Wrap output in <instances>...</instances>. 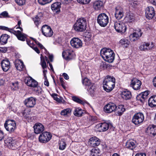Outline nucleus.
Masks as SVG:
<instances>
[{
    "instance_id": "36",
    "label": "nucleus",
    "mask_w": 156,
    "mask_h": 156,
    "mask_svg": "<svg viewBox=\"0 0 156 156\" xmlns=\"http://www.w3.org/2000/svg\"><path fill=\"white\" fill-rule=\"evenodd\" d=\"M5 143L7 144L10 148L14 149L16 147V145L15 143V141L14 140L12 141V140L9 139L7 141H5Z\"/></svg>"
},
{
    "instance_id": "28",
    "label": "nucleus",
    "mask_w": 156,
    "mask_h": 156,
    "mask_svg": "<svg viewBox=\"0 0 156 156\" xmlns=\"http://www.w3.org/2000/svg\"><path fill=\"white\" fill-rule=\"evenodd\" d=\"M103 6L104 3L103 2L100 0L96 1L93 3V7L96 10H100L103 8Z\"/></svg>"
},
{
    "instance_id": "62",
    "label": "nucleus",
    "mask_w": 156,
    "mask_h": 156,
    "mask_svg": "<svg viewBox=\"0 0 156 156\" xmlns=\"http://www.w3.org/2000/svg\"><path fill=\"white\" fill-rule=\"evenodd\" d=\"M62 76L64 77V78L66 80H68L69 79V77L67 74L65 73H63Z\"/></svg>"
},
{
    "instance_id": "42",
    "label": "nucleus",
    "mask_w": 156,
    "mask_h": 156,
    "mask_svg": "<svg viewBox=\"0 0 156 156\" xmlns=\"http://www.w3.org/2000/svg\"><path fill=\"white\" fill-rule=\"evenodd\" d=\"M90 156H99V150L98 149H92L90 151Z\"/></svg>"
},
{
    "instance_id": "14",
    "label": "nucleus",
    "mask_w": 156,
    "mask_h": 156,
    "mask_svg": "<svg viewBox=\"0 0 156 156\" xmlns=\"http://www.w3.org/2000/svg\"><path fill=\"white\" fill-rule=\"evenodd\" d=\"M24 104L28 108H32L36 104V99L33 97L25 99L23 102Z\"/></svg>"
},
{
    "instance_id": "15",
    "label": "nucleus",
    "mask_w": 156,
    "mask_h": 156,
    "mask_svg": "<svg viewBox=\"0 0 156 156\" xmlns=\"http://www.w3.org/2000/svg\"><path fill=\"white\" fill-rule=\"evenodd\" d=\"M116 105L114 103H110L106 105L104 107L105 112L108 113L115 112Z\"/></svg>"
},
{
    "instance_id": "20",
    "label": "nucleus",
    "mask_w": 156,
    "mask_h": 156,
    "mask_svg": "<svg viewBox=\"0 0 156 156\" xmlns=\"http://www.w3.org/2000/svg\"><path fill=\"white\" fill-rule=\"evenodd\" d=\"M142 34V33L141 30L139 29L138 30H136L132 34H131L130 35L129 37L132 41H135L137 38L140 37L141 36Z\"/></svg>"
},
{
    "instance_id": "58",
    "label": "nucleus",
    "mask_w": 156,
    "mask_h": 156,
    "mask_svg": "<svg viewBox=\"0 0 156 156\" xmlns=\"http://www.w3.org/2000/svg\"><path fill=\"white\" fill-rule=\"evenodd\" d=\"M7 51L6 48L0 47V51L1 52L5 53Z\"/></svg>"
},
{
    "instance_id": "40",
    "label": "nucleus",
    "mask_w": 156,
    "mask_h": 156,
    "mask_svg": "<svg viewBox=\"0 0 156 156\" xmlns=\"http://www.w3.org/2000/svg\"><path fill=\"white\" fill-rule=\"evenodd\" d=\"M87 89L90 94H93L95 90V87L93 84H91L88 86Z\"/></svg>"
},
{
    "instance_id": "63",
    "label": "nucleus",
    "mask_w": 156,
    "mask_h": 156,
    "mask_svg": "<svg viewBox=\"0 0 156 156\" xmlns=\"http://www.w3.org/2000/svg\"><path fill=\"white\" fill-rule=\"evenodd\" d=\"M153 85L156 87V76L153 79Z\"/></svg>"
},
{
    "instance_id": "33",
    "label": "nucleus",
    "mask_w": 156,
    "mask_h": 156,
    "mask_svg": "<svg viewBox=\"0 0 156 156\" xmlns=\"http://www.w3.org/2000/svg\"><path fill=\"white\" fill-rule=\"evenodd\" d=\"M10 37L7 34H3L2 35L0 38V42L2 44H5L7 42L8 39Z\"/></svg>"
},
{
    "instance_id": "17",
    "label": "nucleus",
    "mask_w": 156,
    "mask_h": 156,
    "mask_svg": "<svg viewBox=\"0 0 156 156\" xmlns=\"http://www.w3.org/2000/svg\"><path fill=\"white\" fill-rule=\"evenodd\" d=\"M142 83L139 80L136 79H133L131 81L130 86L135 90H137L140 89Z\"/></svg>"
},
{
    "instance_id": "7",
    "label": "nucleus",
    "mask_w": 156,
    "mask_h": 156,
    "mask_svg": "<svg viewBox=\"0 0 156 156\" xmlns=\"http://www.w3.org/2000/svg\"><path fill=\"white\" fill-rule=\"evenodd\" d=\"M144 120L143 114L141 112H138L134 115L132 117V122L136 125L141 124Z\"/></svg>"
},
{
    "instance_id": "35",
    "label": "nucleus",
    "mask_w": 156,
    "mask_h": 156,
    "mask_svg": "<svg viewBox=\"0 0 156 156\" xmlns=\"http://www.w3.org/2000/svg\"><path fill=\"white\" fill-rule=\"evenodd\" d=\"M125 109L123 105H119L118 107L116 106V108L115 112L117 113L119 115H121L125 111Z\"/></svg>"
},
{
    "instance_id": "52",
    "label": "nucleus",
    "mask_w": 156,
    "mask_h": 156,
    "mask_svg": "<svg viewBox=\"0 0 156 156\" xmlns=\"http://www.w3.org/2000/svg\"><path fill=\"white\" fill-rule=\"evenodd\" d=\"M16 2L19 5H23L25 2V0H15Z\"/></svg>"
},
{
    "instance_id": "49",
    "label": "nucleus",
    "mask_w": 156,
    "mask_h": 156,
    "mask_svg": "<svg viewBox=\"0 0 156 156\" xmlns=\"http://www.w3.org/2000/svg\"><path fill=\"white\" fill-rule=\"evenodd\" d=\"M21 25V22L20 20L18 22L17 25L16 26L14 27V29H19L21 32L23 31V30L22 27H20V26Z\"/></svg>"
},
{
    "instance_id": "37",
    "label": "nucleus",
    "mask_w": 156,
    "mask_h": 156,
    "mask_svg": "<svg viewBox=\"0 0 156 156\" xmlns=\"http://www.w3.org/2000/svg\"><path fill=\"white\" fill-rule=\"evenodd\" d=\"M72 99L74 101L79 104H81L83 105H84L85 104H86L89 105V104L86 101L83 100H82L79 98L78 97L76 96L72 97Z\"/></svg>"
},
{
    "instance_id": "60",
    "label": "nucleus",
    "mask_w": 156,
    "mask_h": 156,
    "mask_svg": "<svg viewBox=\"0 0 156 156\" xmlns=\"http://www.w3.org/2000/svg\"><path fill=\"white\" fill-rule=\"evenodd\" d=\"M4 133L3 132L0 130V141L2 140L4 138Z\"/></svg>"
},
{
    "instance_id": "54",
    "label": "nucleus",
    "mask_w": 156,
    "mask_h": 156,
    "mask_svg": "<svg viewBox=\"0 0 156 156\" xmlns=\"http://www.w3.org/2000/svg\"><path fill=\"white\" fill-rule=\"evenodd\" d=\"M26 41L28 45L30 47L33 48L34 45L32 41L31 42L29 39H26Z\"/></svg>"
},
{
    "instance_id": "32",
    "label": "nucleus",
    "mask_w": 156,
    "mask_h": 156,
    "mask_svg": "<svg viewBox=\"0 0 156 156\" xmlns=\"http://www.w3.org/2000/svg\"><path fill=\"white\" fill-rule=\"evenodd\" d=\"M149 91L148 90L145 91L143 92H142L138 96V97L139 98L141 97L142 98L140 99V100L142 102H144L145 99H146L147 98V97L149 94Z\"/></svg>"
},
{
    "instance_id": "38",
    "label": "nucleus",
    "mask_w": 156,
    "mask_h": 156,
    "mask_svg": "<svg viewBox=\"0 0 156 156\" xmlns=\"http://www.w3.org/2000/svg\"><path fill=\"white\" fill-rule=\"evenodd\" d=\"M119 43L125 47H127L130 44V41L126 38L121 39L119 41Z\"/></svg>"
},
{
    "instance_id": "16",
    "label": "nucleus",
    "mask_w": 156,
    "mask_h": 156,
    "mask_svg": "<svg viewBox=\"0 0 156 156\" xmlns=\"http://www.w3.org/2000/svg\"><path fill=\"white\" fill-rule=\"evenodd\" d=\"M145 16L148 19H152L155 14L154 10V8L151 6L147 7L145 10Z\"/></svg>"
},
{
    "instance_id": "24",
    "label": "nucleus",
    "mask_w": 156,
    "mask_h": 156,
    "mask_svg": "<svg viewBox=\"0 0 156 156\" xmlns=\"http://www.w3.org/2000/svg\"><path fill=\"white\" fill-rule=\"evenodd\" d=\"M146 132L150 136H154L156 134V126L150 125L146 129Z\"/></svg>"
},
{
    "instance_id": "29",
    "label": "nucleus",
    "mask_w": 156,
    "mask_h": 156,
    "mask_svg": "<svg viewBox=\"0 0 156 156\" xmlns=\"http://www.w3.org/2000/svg\"><path fill=\"white\" fill-rule=\"evenodd\" d=\"M148 104L151 107L156 106V95L152 96L148 100Z\"/></svg>"
},
{
    "instance_id": "9",
    "label": "nucleus",
    "mask_w": 156,
    "mask_h": 156,
    "mask_svg": "<svg viewBox=\"0 0 156 156\" xmlns=\"http://www.w3.org/2000/svg\"><path fill=\"white\" fill-rule=\"evenodd\" d=\"M51 137V134L50 133L44 132L39 136V140L41 143H45L50 140Z\"/></svg>"
},
{
    "instance_id": "50",
    "label": "nucleus",
    "mask_w": 156,
    "mask_h": 156,
    "mask_svg": "<svg viewBox=\"0 0 156 156\" xmlns=\"http://www.w3.org/2000/svg\"><path fill=\"white\" fill-rule=\"evenodd\" d=\"M77 2L81 4H84L90 3L91 0H76Z\"/></svg>"
},
{
    "instance_id": "13",
    "label": "nucleus",
    "mask_w": 156,
    "mask_h": 156,
    "mask_svg": "<svg viewBox=\"0 0 156 156\" xmlns=\"http://www.w3.org/2000/svg\"><path fill=\"white\" fill-rule=\"evenodd\" d=\"M109 127V124L106 122L101 123L96 126L97 131L103 132L107 130Z\"/></svg>"
},
{
    "instance_id": "5",
    "label": "nucleus",
    "mask_w": 156,
    "mask_h": 156,
    "mask_svg": "<svg viewBox=\"0 0 156 156\" xmlns=\"http://www.w3.org/2000/svg\"><path fill=\"white\" fill-rule=\"evenodd\" d=\"M97 20L100 25L102 27H105L108 22V17L105 14L102 13L98 16Z\"/></svg>"
},
{
    "instance_id": "12",
    "label": "nucleus",
    "mask_w": 156,
    "mask_h": 156,
    "mask_svg": "<svg viewBox=\"0 0 156 156\" xmlns=\"http://www.w3.org/2000/svg\"><path fill=\"white\" fill-rule=\"evenodd\" d=\"M24 82L27 86L31 87H35L38 85L37 82L31 77L26 78Z\"/></svg>"
},
{
    "instance_id": "34",
    "label": "nucleus",
    "mask_w": 156,
    "mask_h": 156,
    "mask_svg": "<svg viewBox=\"0 0 156 156\" xmlns=\"http://www.w3.org/2000/svg\"><path fill=\"white\" fill-rule=\"evenodd\" d=\"M42 14L41 13H39L34 18H33L36 26L37 27L38 25L40 23L41 17L42 16Z\"/></svg>"
},
{
    "instance_id": "45",
    "label": "nucleus",
    "mask_w": 156,
    "mask_h": 156,
    "mask_svg": "<svg viewBox=\"0 0 156 156\" xmlns=\"http://www.w3.org/2000/svg\"><path fill=\"white\" fill-rule=\"evenodd\" d=\"M71 110L69 108H67L62 110L61 112V114L63 115H66L69 113Z\"/></svg>"
},
{
    "instance_id": "31",
    "label": "nucleus",
    "mask_w": 156,
    "mask_h": 156,
    "mask_svg": "<svg viewBox=\"0 0 156 156\" xmlns=\"http://www.w3.org/2000/svg\"><path fill=\"white\" fill-rule=\"evenodd\" d=\"M121 95L122 98L126 100L130 99L131 97V92L126 90L123 91Z\"/></svg>"
},
{
    "instance_id": "22",
    "label": "nucleus",
    "mask_w": 156,
    "mask_h": 156,
    "mask_svg": "<svg viewBox=\"0 0 156 156\" xmlns=\"http://www.w3.org/2000/svg\"><path fill=\"white\" fill-rule=\"evenodd\" d=\"M1 64L4 71H7L10 68V62L8 59H4L1 62Z\"/></svg>"
},
{
    "instance_id": "51",
    "label": "nucleus",
    "mask_w": 156,
    "mask_h": 156,
    "mask_svg": "<svg viewBox=\"0 0 156 156\" xmlns=\"http://www.w3.org/2000/svg\"><path fill=\"white\" fill-rule=\"evenodd\" d=\"M8 16V13L6 11H4L0 14V18L7 17Z\"/></svg>"
},
{
    "instance_id": "18",
    "label": "nucleus",
    "mask_w": 156,
    "mask_h": 156,
    "mask_svg": "<svg viewBox=\"0 0 156 156\" xmlns=\"http://www.w3.org/2000/svg\"><path fill=\"white\" fill-rule=\"evenodd\" d=\"M115 16L118 20L121 19L123 16V9L120 6H117L115 8Z\"/></svg>"
},
{
    "instance_id": "41",
    "label": "nucleus",
    "mask_w": 156,
    "mask_h": 156,
    "mask_svg": "<svg viewBox=\"0 0 156 156\" xmlns=\"http://www.w3.org/2000/svg\"><path fill=\"white\" fill-rule=\"evenodd\" d=\"M59 149L60 150H64L66 147V144L63 139H62L59 142Z\"/></svg>"
},
{
    "instance_id": "57",
    "label": "nucleus",
    "mask_w": 156,
    "mask_h": 156,
    "mask_svg": "<svg viewBox=\"0 0 156 156\" xmlns=\"http://www.w3.org/2000/svg\"><path fill=\"white\" fill-rule=\"evenodd\" d=\"M35 43L41 49L44 48V47L43 46V45L39 43V42L38 41H36Z\"/></svg>"
},
{
    "instance_id": "25",
    "label": "nucleus",
    "mask_w": 156,
    "mask_h": 156,
    "mask_svg": "<svg viewBox=\"0 0 156 156\" xmlns=\"http://www.w3.org/2000/svg\"><path fill=\"white\" fill-rule=\"evenodd\" d=\"M154 47L152 43L150 44L148 43L145 42L142 44L140 46V49L141 51L148 50L152 49Z\"/></svg>"
},
{
    "instance_id": "30",
    "label": "nucleus",
    "mask_w": 156,
    "mask_h": 156,
    "mask_svg": "<svg viewBox=\"0 0 156 156\" xmlns=\"http://www.w3.org/2000/svg\"><path fill=\"white\" fill-rule=\"evenodd\" d=\"M135 141L132 140H129L127 141L126 144V147L131 150H133L136 147Z\"/></svg>"
},
{
    "instance_id": "4",
    "label": "nucleus",
    "mask_w": 156,
    "mask_h": 156,
    "mask_svg": "<svg viewBox=\"0 0 156 156\" xmlns=\"http://www.w3.org/2000/svg\"><path fill=\"white\" fill-rule=\"evenodd\" d=\"M100 55L103 58H114L115 54L113 51L108 48H103L101 49Z\"/></svg>"
},
{
    "instance_id": "53",
    "label": "nucleus",
    "mask_w": 156,
    "mask_h": 156,
    "mask_svg": "<svg viewBox=\"0 0 156 156\" xmlns=\"http://www.w3.org/2000/svg\"><path fill=\"white\" fill-rule=\"evenodd\" d=\"M127 18L128 19V20L130 22H131L134 19V17L133 14H130L129 15Z\"/></svg>"
},
{
    "instance_id": "55",
    "label": "nucleus",
    "mask_w": 156,
    "mask_h": 156,
    "mask_svg": "<svg viewBox=\"0 0 156 156\" xmlns=\"http://www.w3.org/2000/svg\"><path fill=\"white\" fill-rule=\"evenodd\" d=\"M57 94H53L52 95V96L53 98L54 99L57 101H59V99L57 97Z\"/></svg>"
},
{
    "instance_id": "3",
    "label": "nucleus",
    "mask_w": 156,
    "mask_h": 156,
    "mask_svg": "<svg viewBox=\"0 0 156 156\" xmlns=\"http://www.w3.org/2000/svg\"><path fill=\"white\" fill-rule=\"evenodd\" d=\"M15 29H14V27L11 29L6 27H4V30L8 31L11 33L14 34L16 36L18 40L22 41H24L26 38V35L23 33H22L19 30H15Z\"/></svg>"
},
{
    "instance_id": "26",
    "label": "nucleus",
    "mask_w": 156,
    "mask_h": 156,
    "mask_svg": "<svg viewBox=\"0 0 156 156\" xmlns=\"http://www.w3.org/2000/svg\"><path fill=\"white\" fill-rule=\"evenodd\" d=\"M14 65L16 69L20 71L22 70L24 65L23 61L20 59H16L14 62Z\"/></svg>"
},
{
    "instance_id": "48",
    "label": "nucleus",
    "mask_w": 156,
    "mask_h": 156,
    "mask_svg": "<svg viewBox=\"0 0 156 156\" xmlns=\"http://www.w3.org/2000/svg\"><path fill=\"white\" fill-rule=\"evenodd\" d=\"M104 60L105 62L104 63V65H105L106 68H107L109 65L108 63H112L113 62L114 59H104Z\"/></svg>"
},
{
    "instance_id": "61",
    "label": "nucleus",
    "mask_w": 156,
    "mask_h": 156,
    "mask_svg": "<svg viewBox=\"0 0 156 156\" xmlns=\"http://www.w3.org/2000/svg\"><path fill=\"white\" fill-rule=\"evenodd\" d=\"M149 2L153 5H156V0H148Z\"/></svg>"
},
{
    "instance_id": "44",
    "label": "nucleus",
    "mask_w": 156,
    "mask_h": 156,
    "mask_svg": "<svg viewBox=\"0 0 156 156\" xmlns=\"http://www.w3.org/2000/svg\"><path fill=\"white\" fill-rule=\"evenodd\" d=\"M11 89L12 90H16L18 89V82H16L11 83Z\"/></svg>"
},
{
    "instance_id": "21",
    "label": "nucleus",
    "mask_w": 156,
    "mask_h": 156,
    "mask_svg": "<svg viewBox=\"0 0 156 156\" xmlns=\"http://www.w3.org/2000/svg\"><path fill=\"white\" fill-rule=\"evenodd\" d=\"M61 4V3L59 2L54 3L51 5V9L53 12L59 13L60 12Z\"/></svg>"
},
{
    "instance_id": "19",
    "label": "nucleus",
    "mask_w": 156,
    "mask_h": 156,
    "mask_svg": "<svg viewBox=\"0 0 156 156\" xmlns=\"http://www.w3.org/2000/svg\"><path fill=\"white\" fill-rule=\"evenodd\" d=\"M34 132L36 134L42 133L44 130L43 125L40 123H36L34 126Z\"/></svg>"
},
{
    "instance_id": "59",
    "label": "nucleus",
    "mask_w": 156,
    "mask_h": 156,
    "mask_svg": "<svg viewBox=\"0 0 156 156\" xmlns=\"http://www.w3.org/2000/svg\"><path fill=\"white\" fill-rule=\"evenodd\" d=\"M37 53L39 54L40 53V51L38 48L36 47H34V45L33 46V48H32Z\"/></svg>"
},
{
    "instance_id": "43",
    "label": "nucleus",
    "mask_w": 156,
    "mask_h": 156,
    "mask_svg": "<svg viewBox=\"0 0 156 156\" xmlns=\"http://www.w3.org/2000/svg\"><path fill=\"white\" fill-rule=\"evenodd\" d=\"M82 82L83 85L87 87L92 84L90 83V80L86 78L82 80Z\"/></svg>"
},
{
    "instance_id": "10",
    "label": "nucleus",
    "mask_w": 156,
    "mask_h": 156,
    "mask_svg": "<svg viewBox=\"0 0 156 156\" xmlns=\"http://www.w3.org/2000/svg\"><path fill=\"white\" fill-rule=\"evenodd\" d=\"M71 46L73 48H81L82 46V42L80 39L78 38L73 37L70 41Z\"/></svg>"
},
{
    "instance_id": "6",
    "label": "nucleus",
    "mask_w": 156,
    "mask_h": 156,
    "mask_svg": "<svg viewBox=\"0 0 156 156\" xmlns=\"http://www.w3.org/2000/svg\"><path fill=\"white\" fill-rule=\"evenodd\" d=\"M4 126L6 130L11 133H13L16 129V122L12 120L6 121L4 124Z\"/></svg>"
},
{
    "instance_id": "11",
    "label": "nucleus",
    "mask_w": 156,
    "mask_h": 156,
    "mask_svg": "<svg viewBox=\"0 0 156 156\" xmlns=\"http://www.w3.org/2000/svg\"><path fill=\"white\" fill-rule=\"evenodd\" d=\"M43 34L47 37H50L53 34V31L51 28L48 26L45 25H43L41 28Z\"/></svg>"
},
{
    "instance_id": "2",
    "label": "nucleus",
    "mask_w": 156,
    "mask_h": 156,
    "mask_svg": "<svg viewBox=\"0 0 156 156\" xmlns=\"http://www.w3.org/2000/svg\"><path fill=\"white\" fill-rule=\"evenodd\" d=\"M87 21L85 19L81 18L78 19L74 24L73 28L76 31L83 32L86 29Z\"/></svg>"
},
{
    "instance_id": "23",
    "label": "nucleus",
    "mask_w": 156,
    "mask_h": 156,
    "mask_svg": "<svg viewBox=\"0 0 156 156\" xmlns=\"http://www.w3.org/2000/svg\"><path fill=\"white\" fill-rule=\"evenodd\" d=\"M89 143L91 147H95L98 146L100 144L101 140L99 138L94 137L90 139Z\"/></svg>"
},
{
    "instance_id": "8",
    "label": "nucleus",
    "mask_w": 156,
    "mask_h": 156,
    "mask_svg": "<svg viewBox=\"0 0 156 156\" xmlns=\"http://www.w3.org/2000/svg\"><path fill=\"white\" fill-rule=\"evenodd\" d=\"M114 28L117 32L121 33H125L127 28L126 24L123 22L119 21L115 22Z\"/></svg>"
},
{
    "instance_id": "27",
    "label": "nucleus",
    "mask_w": 156,
    "mask_h": 156,
    "mask_svg": "<svg viewBox=\"0 0 156 156\" xmlns=\"http://www.w3.org/2000/svg\"><path fill=\"white\" fill-rule=\"evenodd\" d=\"M74 55V53L69 50L63 51L62 53V56L64 58H71L74 57L73 56Z\"/></svg>"
},
{
    "instance_id": "64",
    "label": "nucleus",
    "mask_w": 156,
    "mask_h": 156,
    "mask_svg": "<svg viewBox=\"0 0 156 156\" xmlns=\"http://www.w3.org/2000/svg\"><path fill=\"white\" fill-rule=\"evenodd\" d=\"M135 156H146V155L145 153H140V154H137Z\"/></svg>"
},
{
    "instance_id": "47",
    "label": "nucleus",
    "mask_w": 156,
    "mask_h": 156,
    "mask_svg": "<svg viewBox=\"0 0 156 156\" xmlns=\"http://www.w3.org/2000/svg\"><path fill=\"white\" fill-rule=\"evenodd\" d=\"M53 0H38L39 3L41 5H44L50 3Z\"/></svg>"
},
{
    "instance_id": "1",
    "label": "nucleus",
    "mask_w": 156,
    "mask_h": 156,
    "mask_svg": "<svg viewBox=\"0 0 156 156\" xmlns=\"http://www.w3.org/2000/svg\"><path fill=\"white\" fill-rule=\"evenodd\" d=\"M115 78L113 76H107L103 83L104 90L108 92L111 91L115 87Z\"/></svg>"
},
{
    "instance_id": "56",
    "label": "nucleus",
    "mask_w": 156,
    "mask_h": 156,
    "mask_svg": "<svg viewBox=\"0 0 156 156\" xmlns=\"http://www.w3.org/2000/svg\"><path fill=\"white\" fill-rule=\"evenodd\" d=\"M44 79L45 81L44 82V85L47 86H49V83L48 80L47 79L46 76L45 74L44 75Z\"/></svg>"
},
{
    "instance_id": "46",
    "label": "nucleus",
    "mask_w": 156,
    "mask_h": 156,
    "mask_svg": "<svg viewBox=\"0 0 156 156\" xmlns=\"http://www.w3.org/2000/svg\"><path fill=\"white\" fill-rule=\"evenodd\" d=\"M46 61L48 62V59H46ZM41 65L43 69L47 67V64L46 62L45 59H41Z\"/></svg>"
},
{
    "instance_id": "39",
    "label": "nucleus",
    "mask_w": 156,
    "mask_h": 156,
    "mask_svg": "<svg viewBox=\"0 0 156 156\" xmlns=\"http://www.w3.org/2000/svg\"><path fill=\"white\" fill-rule=\"evenodd\" d=\"M83 111L79 108L75 109L73 112V114L76 116L78 117L81 116L83 113Z\"/></svg>"
}]
</instances>
